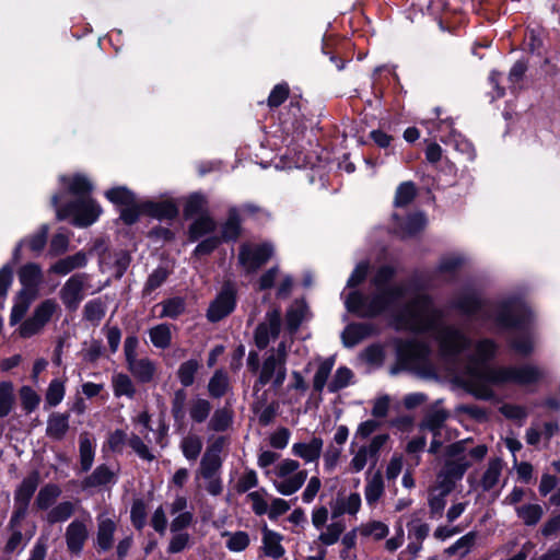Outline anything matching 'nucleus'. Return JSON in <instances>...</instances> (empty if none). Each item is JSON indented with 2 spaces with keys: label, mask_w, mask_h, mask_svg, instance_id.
Listing matches in <instances>:
<instances>
[{
  "label": "nucleus",
  "mask_w": 560,
  "mask_h": 560,
  "mask_svg": "<svg viewBox=\"0 0 560 560\" xmlns=\"http://www.w3.org/2000/svg\"><path fill=\"white\" fill-rule=\"evenodd\" d=\"M400 329L430 332L439 342L440 355L455 384L478 399L494 398L492 385L515 383L530 385L542 376L539 368L530 364L508 368H490L485 363L491 360L498 346L490 339L480 340L474 352L463 357L462 352L470 340L459 329L445 325L442 314L434 308L424 294H417L411 303L396 317Z\"/></svg>",
  "instance_id": "1"
},
{
  "label": "nucleus",
  "mask_w": 560,
  "mask_h": 560,
  "mask_svg": "<svg viewBox=\"0 0 560 560\" xmlns=\"http://www.w3.org/2000/svg\"><path fill=\"white\" fill-rule=\"evenodd\" d=\"M59 180L65 185L68 191L78 197L77 201L66 206L60 205V196L54 195L51 197V205L56 209L58 220H63L69 217L73 218V224L78 226H89L94 223L100 217L101 207L89 197L93 186L88 177L75 174L73 176H60Z\"/></svg>",
  "instance_id": "2"
},
{
  "label": "nucleus",
  "mask_w": 560,
  "mask_h": 560,
  "mask_svg": "<svg viewBox=\"0 0 560 560\" xmlns=\"http://www.w3.org/2000/svg\"><path fill=\"white\" fill-rule=\"evenodd\" d=\"M393 273L394 270L388 266L380 268L373 278L375 287L373 296H364L358 291L350 292L345 300L347 308L360 316L370 317L382 313L388 306L397 303L402 296V290L399 287L387 285Z\"/></svg>",
  "instance_id": "3"
},
{
  "label": "nucleus",
  "mask_w": 560,
  "mask_h": 560,
  "mask_svg": "<svg viewBox=\"0 0 560 560\" xmlns=\"http://www.w3.org/2000/svg\"><path fill=\"white\" fill-rule=\"evenodd\" d=\"M456 306L465 314L476 316L477 319L491 320L499 329L515 327L522 323L518 314L523 307L516 302L483 305L475 293H467L457 301Z\"/></svg>",
  "instance_id": "4"
},
{
  "label": "nucleus",
  "mask_w": 560,
  "mask_h": 560,
  "mask_svg": "<svg viewBox=\"0 0 560 560\" xmlns=\"http://www.w3.org/2000/svg\"><path fill=\"white\" fill-rule=\"evenodd\" d=\"M468 440L455 442L445 448V463L443 470L460 480L466 470L470 467L471 460H481L487 454V446L477 445L474 448H467Z\"/></svg>",
  "instance_id": "5"
},
{
  "label": "nucleus",
  "mask_w": 560,
  "mask_h": 560,
  "mask_svg": "<svg viewBox=\"0 0 560 560\" xmlns=\"http://www.w3.org/2000/svg\"><path fill=\"white\" fill-rule=\"evenodd\" d=\"M273 475L272 485L283 495L295 493L307 478V471L300 469V463L291 458L278 463Z\"/></svg>",
  "instance_id": "6"
},
{
  "label": "nucleus",
  "mask_w": 560,
  "mask_h": 560,
  "mask_svg": "<svg viewBox=\"0 0 560 560\" xmlns=\"http://www.w3.org/2000/svg\"><path fill=\"white\" fill-rule=\"evenodd\" d=\"M58 308V303L55 300L47 299L43 301L35 307L33 315L19 327L20 336L30 338L39 334Z\"/></svg>",
  "instance_id": "7"
},
{
  "label": "nucleus",
  "mask_w": 560,
  "mask_h": 560,
  "mask_svg": "<svg viewBox=\"0 0 560 560\" xmlns=\"http://www.w3.org/2000/svg\"><path fill=\"white\" fill-rule=\"evenodd\" d=\"M220 467V456L214 452H206L200 462L196 479L202 478L205 480L206 490L211 495H219L223 490L222 481L219 476Z\"/></svg>",
  "instance_id": "8"
},
{
  "label": "nucleus",
  "mask_w": 560,
  "mask_h": 560,
  "mask_svg": "<svg viewBox=\"0 0 560 560\" xmlns=\"http://www.w3.org/2000/svg\"><path fill=\"white\" fill-rule=\"evenodd\" d=\"M388 434L375 435L369 444L362 445L353 453L349 463V468L352 472H360L368 464L375 466L378 460L381 450L387 443Z\"/></svg>",
  "instance_id": "9"
},
{
  "label": "nucleus",
  "mask_w": 560,
  "mask_h": 560,
  "mask_svg": "<svg viewBox=\"0 0 560 560\" xmlns=\"http://www.w3.org/2000/svg\"><path fill=\"white\" fill-rule=\"evenodd\" d=\"M90 288V277L86 273H75L71 276L62 285L59 292L60 300L69 311H75L82 300L85 291Z\"/></svg>",
  "instance_id": "10"
},
{
  "label": "nucleus",
  "mask_w": 560,
  "mask_h": 560,
  "mask_svg": "<svg viewBox=\"0 0 560 560\" xmlns=\"http://www.w3.org/2000/svg\"><path fill=\"white\" fill-rule=\"evenodd\" d=\"M273 248L270 244H243L240 248V264L253 272L264 265L272 255Z\"/></svg>",
  "instance_id": "11"
},
{
  "label": "nucleus",
  "mask_w": 560,
  "mask_h": 560,
  "mask_svg": "<svg viewBox=\"0 0 560 560\" xmlns=\"http://www.w3.org/2000/svg\"><path fill=\"white\" fill-rule=\"evenodd\" d=\"M287 376L285 364L279 361L275 354H270L262 363L259 377L254 385L255 389L265 386L272 381L275 387H280Z\"/></svg>",
  "instance_id": "12"
},
{
  "label": "nucleus",
  "mask_w": 560,
  "mask_h": 560,
  "mask_svg": "<svg viewBox=\"0 0 560 560\" xmlns=\"http://www.w3.org/2000/svg\"><path fill=\"white\" fill-rule=\"evenodd\" d=\"M91 516L86 514V520H73L66 529V542L69 551L80 553L89 537L88 522Z\"/></svg>",
  "instance_id": "13"
},
{
  "label": "nucleus",
  "mask_w": 560,
  "mask_h": 560,
  "mask_svg": "<svg viewBox=\"0 0 560 560\" xmlns=\"http://www.w3.org/2000/svg\"><path fill=\"white\" fill-rule=\"evenodd\" d=\"M280 312L273 310L267 313L266 320L261 323L255 331V342L258 348L264 349L269 343L270 339L278 336L280 330Z\"/></svg>",
  "instance_id": "14"
},
{
  "label": "nucleus",
  "mask_w": 560,
  "mask_h": 560,
  "mask_svg": "<svg viewBox=\"0 0 560 560\" xmlns=\"http://www.w3.org/2000/svg\"><path fill=\"white\" fill-rule=\"evenodd\" d=\"M22 289L20 291L38 295L39 287L43 282V271L39 265L28 262L22 266L18 272Z\"/></svg>",
  "instance_id": "15"
},
{
  "label": "nucleus",
  "mask_w": 560,
  "mask_h": 560,
  "mask_svg": "<svg viewBox=\"0 0 560 560\" xmlns=\"http://www.w3.org/2000/svg\"><path fill=\"white\" fill-rule=\"evenodd\" d=\"M362 505L361 495L358 492L338 493L336 500L331 504L332 517L345 514L355 516Z\"/></svg>",
  "instance_id": "16"
},
{
  "label": "nucleus",
  "mask_w": 560,
  "mask_h": 560,
  "mask_svg": "<svg viewBox=\"0 0 560 560\" xmlns=\"http://www.w3.org/2000/svg\"><path fill=\"white\" fill-rule=\"evenodd\" d=\"M235 306V299L232 290L224 289L210 304L207 316L210 322H219L229 315Z\"/></svg>",
  "instance_id": "17"
},
{
  "label": "nucleus",
  "mask_w": 560,
  "mask_h": 560,
  "mask_svg": "<svg viewBox=\"0 0 560 560\" xmlns=\"http://www.w3.org/2000/svg\"><path fill=\"white\" fill-rule=\"evenodd\" d=\"M48 225L44 224L40 229L34 233L33 235L23 238L18 243L15 248L13 249L12 260L14 264L19 262L22 259V247L26 245L31 252L35 255H38L45 247L47 242L48 234Z\"/></svg>",
  "instance_id": "18"
},
{
  "label": "nucleus",
  "mask_w": 560,
  "mask_h": 560,
  "mask_svg": "<svg viewBox=\"0 0 560 560\" xmlns=\"http://www.w3.org/2000/svg\"><path fill=\"white\" fill-rule=\"evenodd\" d=\"M448 413L443 409H435L424 417L420 424V430H429L433 435H447V439H454L453 431L445 425Z\"/></svg>",
  "instance_id": "19"
},
{
  "label": "nucleus",
  "mask_w": 560,
  "mask_h": 560,
  "mask_svg": "<svg viewBox=\"0 0 560 560\" xmlns=\"http://www.w3.org/2000/svg\"><path fill=\"white\" fill-rule=\"evenodd\" d=\"M324 441L313 436L310 441L298 442L292 445V454L300 457L306 464L317 463L323 452Z\"/></svg>",
  "instance_id": "20"
},
{
  "label": "nucleus",
  "mask_w": 560,
  "mask_h": 560,
  "mask_svg": "<svg viewBox=\"0 0 560 560\" xmlns=\"http://www.w3.org/2000/svg\"><path fill=\"white\" fill-rule=\"evenodd\" d=\"M116 522L105 514L97 517L96 548L98 551H107L114 545Z\"/></svg>",
  "instance_id": "21"
},
{
  "label": "nucleus",
  "mask_w": 560,
  "mask_h": 560,
  "mask_svg": "<svg viewBox=\"0 0 560 560\" xmlns=\"http://www.w3.org/2000/svg\"><path fill=\"white\" fill-rule=\"evenodd\" d=\"M385 493V483L380 471L369 476L364 485V499L366 505L373 510Z\"/></svg>",
  "instance_id": "22"
},
{
  "label": "nucleus",
  "mask_w": 560,
  "mask_h": 560,
  "mask_svg": "<svg viewBox=\"0 0 560 560\" xmlns=\"http://www.w3.org/2000/svg\"><path fill=\"white\" fill-rule=\"evenodd\" d=\"M142 209L145 213L159 220H172L178 214V207L173 200L143 202Z\"/></svg>",
  "instance_id": "23"
},
{
  "label": "nucleus",
  "mask_w": 560,
  "mask_h": 560,
  "mask_svg": "<svg viewBox=\"0 0 560 560\" xmlns=\"http://www.w3.org/2000/svg\"><path fill=\"white\" fill-rule=\"evenodd\" d=\"M128 371L141 383H150L156 374V364L149 358H138L127 364Z\"/></svg>",
  "instance_id": "24"
},
{
  "label": "nucleus",
  "mask_w": 560,
  "mask_h": 560,
  "mask_svg": "<svg viewBox=\"0 0 560 560\" xmlns=\"http://www.w3.org/2000/svg\"><path fill=\"white\" fill-rule=\"evenodd\" d=\"M429 347L424 343L411 340L401 343L398 348L399 357L409 364L422 362L429 354Z\"/></svg>",
  "instance_id": "25"
},
{
  "label": "nucleus",
  "mask_w": 560,
  "mask_h": 560,
  "mask_svg": "<svg viewBox=\"0 0 560 560\" xmlns=\"http://www.w3.org/2000/svg\"><path fill=\"white\" fill-rule=\"evenodd\" d=\"M262 537V551L267 557L279 559L281 558L285 550L283 546L281 545V541L283 539L282 535L279 533L269 529L267 526H265L261 530Z\"/></svg>",
  "instance_id": "26"
},
{
  "label": "nucleus",
  "mask_w": 560,
  "mask_h": 560,
  "mask_svg": "<svg viewBox=\"0 0 560 560\" xmlns=\"http://www.w3.org/2000/svg\"><path fill=\"white\" fill-rule=\"evenodd\" d=\"M69 431V415L52 412L47 419L46 435L56 441L62 440Z\"/></svg>",
  "instance_id": "27"
},
{
  "label": "nucleus",
  "mask_w": 560,
  "mask_h": 560,
  "mask_svg": "<svg viewBox=\"0 0 560 560\" xmlns=\"http://www.w3.org/2000/svg\"><path fill=\"white\" fill-rule=\"evenodd\" d=\"M88 257L85 253L78 252L74 255L59 259L50 266L49 272L66 276L74 269L82 268L86 265Z\"/></svg>",
  "instance_id": "28"
},
{
  "label": "nucleus",
  "mask_w": 560,
  "mask_h": 560,
  "mask_svg": "<svg viewBox=\"0 0 560 560\" xmlns=\"http://www.w3.org/2000/svg\"><path fill=\"white\" fill-rule=\"evenodd\" d=\"M503 462L500 458L491 459L480 478V486L485 491L495 489L500 486Z\"/></svg>",
  "instance_id": "29"
},
{
  "label": "nucleus",
  "mask_w": 560,
  "mask_h": 560,
  "mask_svg": "<svg viewBox=\"0 0 560 560\" xmlns=\"http://www.w3.org/2000/svg\"><path fill=\"white\" fill-rule=\"evenodd\" d=\"M358 533L360 536L364 538H372L374 540L384 539L388 533L389 527L382 521L370 520L365 523H362L358 528Z\"/></svg>",
  "instance_id": "30"
},
{
  "label": "nucleus",
  "mask_w": 560,
  "mask_h": 560,
  "mask_svg": "<svg viewBox=\"0 0 560 560\" xmlns=\"http://www.w3.org/2000/svg\"><path fill=\"white\" fill-rule=\"evenodd\" d=\"M112 387L115 397H127L132 399L136 395V387L132 380L125 373H114L112 375Z\"/></svg>",
  "instance_id": "31"
},
{
  "label": "nucleus",
  "mask_w": 560,
  "mask_h": 560,
  "mask_svg": "<svg viewBox=\"0 0 560 560\" xmlns=\"http://www.w3.org/2000/svg\"><path fill=\"white\" fill-rule=\"evenodd\" d=\"M39 477L37 472H34L26 477L15 492V503H22L28 505L35 490L38 487Z\"/></svg>",
  "instance_id": "32"
},
{
  "label": "nucleus",
  "mask_w": 560,
  "mask_h": 560,
  "mask_svg": "<svg viewBox=\"0 0 560 560\" xmlns=\"http://www.w3.org/2000/svg\"><path fill=\"white\" fill-rule=\"evenodd\" d=\"M36 295H32L30 293L19 291L14 305L10 315V324L15 325L19 323L23 316L26 314L31 303L36 299Z\"/></svg>",
  "instance_id": "33"
},
{
  "label": "nucleus",
  "mask_w": 560,
  "mask_h": 560,
  "mask_svg": "<svg viewBox=\"0 0 560 560\" xmlns=\"http://www.w3.org/2000/svg\"><path fill=\"white\" fill-rule=\"evenodd\" d=\"M80 463L82 470L88 471L94 460L95 454V442L90 438L88 433L80 435Z\"/></svg>",
  "instance_id": "34"
},
{
  "label": "nucleus",
  "mask_w": 560,
  "mask_h": 560,
  "mask_svg": "<svg viewBox=\"0 0 560 560\" xmlns=\"http://www.w3.org/2000/svg\"><path fill=\"white\" fill-rule=\"evenodd\" d=\"M477 539L476 532H469L466 535L462 536L457 539L452 546H450L445 552L450 556H457L458 558H464L469 553L471 548L474 547Z\"/></svg>",
  "instance_id": "35"
},
{
  "label": "nucleus",
  "mask_w": 560,
  "mask_h": 560,
  "mask_svg": "<svg viewBox=\"0 0 560 560\" xmlns=\"http://www.w3.org/2000/svg\"><path fill=\"white\" fill-rule=\"evenodd\" d=\"M110 482H115L114 471L101 465L84 480V487H100Z\"/></svg>",
  "instance_id": "36"
},
{
  "label": "nucleus",
  "mask_w": 560,
  "mask_h": 560,
  "mask_svg": "<svg viewBox=\"0 0 560 560\" xmlns=\"http://www.w3.org/2000/svg\"><path fill=\"white\" fill-rule=\"evenodd\" d=\"M211 412V404L205 398H194L189 402V416L196 423H202Z\"/></svg>",
  "instance_id": "37"
},
{
  "label": "nucleus",
  "mask_w": 560,
  "mask_h": 560,
  "mask_svg": "<svg viewBox=\"0 0 560 560\" xmlns=\"http://www.w3.org/2000/svg\"><path fill=\"white\" fill-rule=\"evenodd\" d=\"M207 208V198L201 194H192L186 200L184 214L186 218H191L194 215H205Z\"/></svg>",
  "instance_id": "38"
},
{
  "label": "nucleus",
  "mask_w": 560,
  "mask_h": 560,
  "mask_svg": "<svg viewBox=\"0 0 560 560\" xmlns=\"http://www.w3.org/2000/svg\"><path fill=\"white\" fill-rule=\"evenodd\" d=\"M60 493L61 489L58 486L48 483L39 490L35 503L38 509L47 510L54 504Z\"/></svg>",
  "instance_id": "39"
},
{
  "label": "nucleus",
  "mask_w": 560,
  "mask_h": 560,
  "mask_svg": "<svg viewBox=\"0 0 560 560\" xmlns=\"http://www.w3.org/2000/svg\"><path fill=\"white\" fill-rule=\"evenodd\" d=\"M149 336L155 348L165 349L171 345V328L166 324L152 327L149 331Z\"/></svg>",
  "instance_id": "40"
},
{
  "label": "nucleus",
  "mask_w": 560,
  "mask_h": 560,
  "mask_svg": "<svg viewBox=\"0 0 560 560\" xmlns=\"http://www.w3.org/2000/svg\"><path fill=\"white\" fill-rule=\"evenodd\" d=\"M106 198L120 206H132L136 201V196L125 186L114 187L105 192Z\"/></svg>",
  "instance_id": "41"
},
{
  "label": "nucleus",
  "mask_w": 560,
  "mask_h": 560,
  "mask_svg": "<svg viewBox=\"0 0 560 560\" xmlns=\"http://www.w3.org/2000/svg\"><path fill=\"white\" fill-rule=\"evenodd\" d=\"M180 448L188 460H195L202 450V440L196 434H188L182 440Z\"/></svg>",
  "instance_id": "42"
},
{
  "label": "nucleus",
  "mask_w": 560,
  "mask_h": 560,
  "mask_svg": "<svg viewBox=\"0 0 560 560\" xmlns=\"http://www.w3.org/2000/svg\"><path fill=\"white\" fill-rule=\"evenodd\" d=\"M215 228L214 221L207 214L200 215L189 228V235L192 241L212 232Z\"/></svg>",
  "instance_id": "43"
},
{
  "label": "nucleus",
  "mask_w": 560,
  "mask_h": 560,
  "mask_svg": "<svg viewBox=\"0 0 560 560\" xmlns=\"http://www.w3.org/2000/svg\"><path fill=\"white\" fill-rule=\"evenodd\" d=\"M229 388V376L222 370H218L214 372L213 376L210 378L208 384L209 394L212 397H221L223 396Z\"/></svg>",
  "instance_id": "44"
},
{
  "label": "nucleus",
  "mask_w": 560,
  "mask_h": 560,
  "mask_svg": "<svg viewBox=\"0 0 560 560\" xmlns=\"http://www.w3.org/2000/svg\"><path fill=\"white\" fill-rule=\"evenodd\" d=\"M346 526L341 521L332 522L319 534L318 540L325 546H331L339 540Z\"/></svg>",
  "instance_id": "45"
},
{
  "label": "nucleus",
  "mask_w": 560,
  "mask_h": 560,
  "mask_svg": "<svg viewBox=\"0 0 560 560\" xmlns=\"http://www.w3.org/2000/svg\"><path fill=\"white\" fill-rule=\"evenodd\" d=\"M368 335V328L361 324H352L346 327L342 332V341L346 347L358 345Z\"/></svg>",
  "instance_id": "46"
},
{
  "label": "nucleus",
  "mask_w": 560,
  "mask_h": 560,
  "mask_svg": "<svg viewBox=\"0 0 560 560\" xmlns=\"http://www.w3.org/2000/svg\"><path fill=\"white\" fill-rule=\"evenodd\" d=\"M334 368V360L332 359H326L322 361L317 368V371L313 378V387L316 392H322L326 384L328 385L327 381L331 373V370Z\"/></svg>",
  "instance_id": "47"
},
{
  "label": "nucleus",
  "mask_w": 560,
  "mask_h": 560,
  "mask_svg": "<svg viewBox=\"0 0 560 560\" xmlns=\"http://www.w3.org/2000/svg\"><path fill=\"white\" fill-rule=\"evenodd\" d=\"M427 224V220L422 213H415L407 218L406 222L399 226L402 236H412L420 232Z\"/></svg>",
  "instance_id": "48"
},
{
  "label": "nucleus",
  "mask_w": 560,
  "mask_h": 560,
  "mask_svg": "<svg viewBox=\"0 0 560 560\" xmlns=\"http://www.w3.org/2000/svg\"><path fill=\"white\" fill-rule=\"evenodd\" d=\"M74 513V504L70 501H65L52 508L48 515L47 521L49 523L65 522L71 517Z\"/></svg>",
  "instance_id": "49"
},
{
  "label": "nucleus",
  "mask_w": 560,
  "mask_h": 560,
  "mask_svg": "<svg viewBox=\"0 0 560 560\" xmlns=\"http://www.w3.org/2000/svg\"><path fill=\"white\" fill-rule=\"evenodd\" d=\"M516 513L526 525H535L541 518L544 511L538 504H526L518 506Z\"/></svg>",
  "instance_id": "50"
},
{
  "label": "nucleus",
  "mask_w": 560,
  "mask_h": 560,
  "mask_svg": "<svg viewBox=\"0 0 560 560\" xmlns=\"http://www.w3.org/2000/svg\"><path fill=\"white\" fill-rule=\"evenodd\" d=\"M223 536L226 537V548L233 552H240L245 550L249 545V536L245 532H235V533H223Z\"/></svg>",
  "instance_id": "51"
},
{
  "label": "nucleus",
  "mask_w": 560,
  "mask_h": 560,
  "mask_svg": "<svg viewBox=\"0 0 560 560\" xmlns=\"http://www.w3.org/2000/svg\"><path fill=\"white\" fill-rule=\"evenodd\" d=\"M14 402L13 385L10 382L0 383V417L10 413Z\"/></svg>",
  "instance_id": "52"
},
{
  "label": "nucleus",
  "mask_w": 560,
  "mask_h": 560,
  "mask_svg": "<svg viewBox=\"0 0 560 560\" xmlns=\"http://www.w3.org/2000/svg\"><path fill=\"white\" fill-rule=\"evenodd\" d=\"M353 377L350 369L341 366L335 372L332 380L328 383V389L331 393H336L347 387Z\"/></svg>",
  "instance_id": "53"
},
{
  "label": "nucleus",
  "mask_w": 560,
  "mask_h": 560,
  "mask_svg": "<svg viewBox=\"0 0 560 560\" xmlns=\"http://www.w3.org/2000/svg\"><path fill=\"white\" fill-rule=\"evenodd\" d=\"M105 316V305L100 300L89 301L83 308V317L94 324L101 322V319Z\"/></svg>",
  "instance_id": "54"
},
{
  "label": "nucleus",
  "mask_w": 560,
  "mask_h": 560,
  "mask_svg": "<svg viewBox=\"0 0 560 560\" xmlns=\"http://www.w3.org/2000/svg\"><path fill=\"white\" fill-rule=\"evenodd\" d=\"M268 493L267 490L261 488L259 490L249 492L247 494V500L252 504V509L256 515H264L268 511V502L266 500Z\"/></svg>",
  "instance_id": "55"
},
{
  "label": "nucleus",
  "mask_w": 560,
  "mask_h": 560,
  "mask_svg": "<svg viewBox=\"0 0 560 560\" xmlns=\"http://www.w3.org/2000/svg\"><path fill=\"white\" fill-rule=\"evenodd\" d=\"M306 311V305L301 301H296L291 305L287 313V323L291 329L295 330L300 326L305 318Z\"/></svg>",
  "instance_id": "56"
},
{
  "label": "nucleus",
  "mask_w": 560,
  "mask_h": 560,
  "mask_svg": "<svg viewBox=\"0 0 560 560\" xmlns=\"http://www.w3.org/2000/svg\"><path fill=\"white\" fill-rule=\"evenodd\" d=\"M416 196V187L412 182H405L400 184L396 190L395 195V206L396 207H405L409 202L412 201V199Z\"/></svg>",
  "instance_id": "57"
},
{
  "label": "nucleus",
  "mask_w": 560,
  "mask_h": 560,
  "mask_svg": "<svg viewBox=\"0 0 560 560\" xmlns=\"http://www.w3.org/2000/svg\"><path fill=\"white\" fill-rule=\"evenodd\" d=\"M65 384L59 380H52L46 392V404L50 407L59 405L65 397Z\"/></svg>",
  "instance_id": "58"
},
{
  "label": "nucleus",
  "mask_w": 560,
  "mask_h": 560,
  "mask_svg": "<svg viewBox=\"0 0 560 560\" xmlns=\"http://www.w3.org/2000/svg\"><path fill=\"white\" fill-rule=\"evenodd\" d=\"M198 368L199 364L196 360H188L179 365L177 376L184 386L187 387L194 383Z\"/></svg>",
  "instance_id": "59"
},
{
  "label": "nucleus",
  "mask_w": 560,
  "mask_h": 560,
  "mask_svg": "<svg viewBox=\"0 0 560 560\" xmlns=\"http://www.w3.org/2000/svg\"><path fill=\"white\" fill-rule=\"evenodd\" d=\"M168 276V271L164 267H159L149 276L145 285L143 288V294L149 295L155 289L161 287Z\"/></svg>",
  "instance_id": "60"
},
{
  "label": "nucleus",
  "mask_w": 560,
  "mask_h": 560,
  "mask_svg": "<svg viewBox=\"0 0 560 560\" xmlns=\"http://www.w3.org/2000/svg\"><path fill=\"white\" fill-rule=\"evenodd\" d=\"M448 493H443L442 491L435 490L433 488L429 491V508L430 513L433 517L441 516L445 504H446V495Z\"/></svg>",
  "instance_id": "61"
},
{
  "label": "nucleus",
  "mask_w": 560,
  "mask_h": 560,
  "mask_svg": "<svg viewBox=\"0 0 560 560\" xmlns=\"http://www.w3.org/2000/svg\"><path fill=\"white\" fill-rule=\"evenodd\" d=\"M232 421V415L226 408L218 409L212 415L209 428L214 431H224Z\"/></svg>",
  "instance_id": "62"
},
{
  "label": "nucleus",
  "mask_w": 560,
  "mask_h": 560,
  "mask_svg": "<svg viewBox=\"0 0 560 560\" xmlns=\"http://www.w3.org/2000/svg\"><path fill=\"white\" fill-rule=\"evenodd\" d=\"M190 545V535L185 532L173 533L167 546L168 553H178L184 551Z\"/></svg>",
  "instance_id": "63"
},
{
  "label": "nucleus",
  "mask_w": 560,
  "mask_h": 560,
  "mask_svg": "<svg viewBox=\"0 0 560 560\" xmlns=\"http://www.w3.org/2000/svg\"><path fill=\"white\" fill-rule=\"evenodd\" d=\"M185 310V302L180 298L170 299L162 303L161 317L176 318Z\"/></svg>",
  "instance_id": "64"
}]
</instances>
